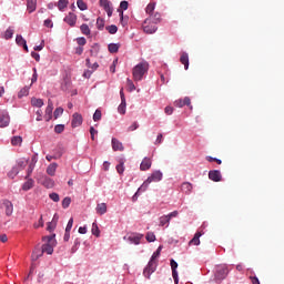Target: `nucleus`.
Wrapping results in <instances>:
<instances>
[{
	"instance_id": "56",
	"label": "nucleus",
	"mask_w": 284,
	"mask_h": 284,
	"mask_svg": "<svg viewBox=\"0 0 284 284\" xmlns=\"http://www.w3.org/2000/svg\"><path fill=\"white\" fill-rule=\"evenodd\" d=\"M77 42L80 47H84L87 44V39L84 37H80Z\"/></svg>"
},
{
	"instance_id": "11",
	"label": "nucleus",
	"mask_w": 284,
	"mask_h": 284,
	"mask_svg": "<svg viewBox=\"0 0 284 284\" xmlns=\"http://www.w3.org/2000/svg\"><path fill=\"white\" fill-rule=\"evenodd\" d=\"M82 123H83L82 115L80 113H74L73 118H72V123H71L72 128L77 129V128L81 126Z\"/></svg>"
},
{
	"instance_id": "17",
	"label": "nucleus",
	"mask_w": 284,
	"mask_h": 284,
	"mask_svg": "<svg viewBox=\"0 0 284 284\" xmlns=\"http://www.w3.org/2000/svg\"><path fill=\"white\" fill-rule=\"evenodd\" d=\"M180 63L184 64V70H189L190 60L187 52H182V55H180Z\"/></svg>"
},
{
	"instance_id": "54",
	"label": "nucleus",
	"mask_w": 284,
	"mask_h": 284,
	"mask_svg": "<svg viewBox=\"0 0 284 284\" xmlns=\"http://www.w3.org/2000/svg\"><path fill=\"white\" fill-rule=\"evenodd\" d=\"M206 161L209 162H216L219 165H221L223 162L222 160L215 159V158H211V155L206 156Z\"/></svg>"
},
{
	"instance_id": "13",
	"label": "nucleus",
	"mask_w": 284,
	"mask_h": 284,
	"mask_svg": "<svg viewBox=\"0 0 284 284\" xmlns=\"http://www.w3.org/2000/svg\"><path fill=\"white\" fill-rule=\"evenodd\" d=\"M174 105H175L176 108H184V105H187V106H190V110H192V106H191V99L187 98V97H185L184 99L176 100V101L174 102Z\"/></svg>"
},
{
	"instance_id": "30",
	"label": "nucleus",
	"mask_w": 284,
	"mask_h": 284,
	"mask_svg": "<svg viewBox=\"0 0 284 284\" xmlns=\"http://www.w3.org/2000/svg\"><path fill=\"white\" fill-rule=\"evenodd\" d=\"M105 30L108 31L109 34L114 36L118 33L119 28L115 24H111L105 27Z\"/></svg>"
},
{
	"instance_id": "18",
	"label": "nucleus",
	"mask_w": 284,
	"mask_h": 284,
	"mask_svg": "<svg viewBox=\"0 0 284 284\" xmlns=\"http://www.w3.org/2000/svg\"><path fill=\"white\" fill-rule=\"evenodd\" d=\"M108 212V205L106 203H99L98 206H95V213H98V215H104Z\"/></svg>"
},
{
	"instance_id": "45",
	"label": "nucleus",
	"mask_w": 284,
	"mask_h": 284,
	"mask_svg": "<svg viewBox=\"0 0 284 284\" xmlns=\"http://www.w3.org/2000/svg\"><path fill=\"white\" fill-rule=\"evenodd\" d=\"M126 87H128L130 92L136 90V87H134V82L130 79L126 80Z\"/></svg>"
},
{
	"instance_id": "31",
	"label": "nucleus",
	"mask_w": 284,
	"mask_h": 284,
	"mask_svg": "<svg viewBox=\"0 0 284 284\" xmlns=\"http://www.w3.org/2000/svg\"><path fill=\"white\" fill-rule=\"evenodd\" d=\"M31 105H33L34 108H43L44 101L42 99H32Z\"/></svg>"
},
{
	"instance_id": "64",
	"label": "nucleus",
	"mask_w": 284,
	"mask_h": 284,
	"mask_svg": "<svg viewBox=\"0 0 284 284\" xmlns=\"http://www.w3.org/2000/svg\"><path fill=\"white\" fill-rule=\"evenodd\" d=\"M178 266H179V264L174 260H172L171 261L172 271H175L178 268Z\"/></svg>"
},
{
	"instance_id": "19",
	"label": "nucleus",
	"mask_w": 284,
	"mask_h": 284,
	"mask_svg": "<svg viewBox=\"0 0 284 284\" xmlns=\"http://www.w3.org/2000/svg\"><path fill=\"white\" fill-rule=\"evenodd\" d=\"M129 9V2L128 1H122L120 2V9H118V12L120 14L121 20L124 19V11Z\"/></svg>"
},
{
	"instance_id": "58",
	"label": "nucleus",
	"mask_w": 284,
	"mask_h": 284,
	"mask_svg": "<svg viewBox=\"0 0 284 284\" xmlns=\"http://www.w3.org/2000/svg\"><path fill=\"white\" fill-rule=\"evenodd\" d=\"M31 57H32L37 62H40V60H41L40 53H38V52H36V51H32V52H31Z\"/></svg>"
},
{
	"instance_id": "48",
	"label": "nucleus",
	"mask_w": 284,
	"mask_h": 284,
	"mask_svg": "<svg viewBox=\"0 0 284 284\" xmlns=\"http://www.w3.org/2000/svg\"><path fill=\"white\" fill-rule=\"evenodd\" d=\"M34 168H36V165H34L33 163H30V164H29L26 179H28V178L31 176V174H32L33 171H34Z\"/></svg>"
},
{
	"instance_id": "49",
	"label": "nucleus",
	"mask_w": 284,
	"mask_h": 284,
	"mask_svg": "<svg viewBox=\"0 0 284 284\" xmlns=\"http://www.w3.org/2000/svg\"><path fill=\"white\" fill-rule=\"evenodd\" d=\"M63 131H64V125H63V124H57V125L54 126V132H55L57 134H61Z\"/></svg>"
},
{
	"instance_id": "2",
	"label": "nucleus",
	"mask_w": 284,
	"mask_h": 284,
	"mask_svg": "<svg viewBox=\"0 0 284 284\" xmlns=\"http://www.w3.org/2000/svg\"><path fill=\"white\" fill-rule=\"evenodd\" d=\"M161 251H162V246H160L158 248V251L153 253V255H152L148 266L144 268L143 275L146 278H150L151 274L155 272V270H156V262H155V260L160 256Z\"/></svg>"
},
{
	"instance_id": "20",
	"label": "nucleus",
	"mask_w": 284,
	"mask_h": 284,
	"mask_svg": "<svg viewBox=\"0 0 284 284\" xmlns=\"http://www.w3.org/2000/svg\"><path fill=\"white\" fill-rule=\"evenodd\" d=\"M38 0H27V9L30 13L37 10Z\"/></svg>"
},
{
	"instance_id": "32",
	"label": "nucleus",
	"mask_w": 284,
	"mask_h": 284,
	"mask_svg": "<svg viewBox=\"0 0 284 284\" xmlns=\"http://www.w3.org/2000/svg\"><path fill=\"white\" fill-rule=\"evenodd\" d=\"M95 27H98L99 31H103L105 27V20L103 18H98V21L95 22Z\"/></svg>"
},
{
	"instance_id": "47",
	"label": "nucleus",
	"mask_w": 284,
	"mask_h": 284,
	"mask_svg": "<svg viewBox=\"0 0 284 284\" xmlns=\"http://www.w3.org/2000/svg\"><path fill=\"white\" fill-rule=\"evenodd\" d=\"M77 4H78L79 9L82 10V11L88 9V6L83 0H78Z\"/></svg>"
},
{
	"instance_id": "21",
	"label": "nucleus",
	"mask_w": 284,
	"mask_h": 284,
	"mask_svg": "<svg viewBox=\"0 0 284 284\" xmlns=\"http://www.w3.org/2000/svg\"><path fill=\"white\" fill-rule=\"evenodd\" d=\"M151 165H152V161L149 158H145L140 165V170L148 171L151 168Z\"/></svg>"
},
{
	"instance_id": "3",
	"label": "nucleus",
	"mask_w": 284,
	"mask_h": 284,
	"mask_svg": "<svg viewBox=\"0 0 284 284\" xmlns=\"http://www.w3.org/2000/svg\"><path fill=\"white\" fill-rule=\"evenodd\" d=\"M149 70V64L148 62H140L135 67H133V80L135 82L143 80V75L148 72Z\"/></svg>"
},
{
	"instance_id": "12",
	"label": "nucleus",
	"mask_w": 284,
	"mask_h": 284,
	"mask_svg": "<svg viewBox=\"0 0 284 284\" xmlns=\"http://www.w3.org/2000/svg\"><path fill=\"white\" fill-rule=\"evenodd\" d=\"M77 14H74L73 12H69V14L63 19V21L70 26L71 28H73L77 23Z\"/></svg>"
},
{
	"instance_id": "26",
	"label": "nucleus",
	"mask_w": 284,
	"mask_h": 284,
	"mask_svg": "<svg viewBox=\"0 0 284 284\" xmlns=\"http://www.w3.org/2000/svg\"><path fill=\"white\" fill-rule=\"evenodd\" d=\"M22 136L20 135H14L11 138V145L13 146H20L22 144Z\"/></svg>"
},
{
	"instance_id": "22",
	"label": "nucleus",
	"mask_w": 284,
	"mask_h": 284,
	"mask_svg": "<svg viewBox=\"0 0 284 284\" xmlns=\"http://www.w3.org/2000/svg\"><path fill=\"white\" fill-rule=\"evenodd\" d=\"M120 48H121V44H120V43H109V44H108V51H109L110 53H118L119 50H120Z\"/></svg>"
},
{
	"instance_id": "10",
	"label": "nucleus",
	"mask_w": 284,
	"mask_h": 284,
	"mask_svg": "<svg viewBox=\"0 0 284 284\" xmlns=\"http://www.w3.org/2000/svg\"><path fill=\"white\" fill-rule=\"evenodd\" d=\"M111 144H112V150L114 152H118V151L123 152L124 151L123 143L120 140H118L116 138H112Z\"/></svg>"
},
{
	"instance_id": "60",
	"label": "nucleus",
	"mask_w": 284,
	"mask_h": 284,
	"mask_svg": "<svg viewBox=\"0 0 284 284\" xmlns=\"http://www.w3.org/2000/svg\"><path fill=\"white\" fill-rule=\"evenodd\" d=\"M172 275H173L174 282L178 284L179 283V273H178V271L172 270Z\"/></svg>"
},
{
	"instance_id": "41",
	"label": "nucleus",
	"mask_w": 284,
	"mask_h": 284,
	"mask_svg": "<svg viewBox=\"0 0 284 284\" xmlns=\"http://www.w3.org/2000/svg\"><path fill=\"white\" fill-rule=\"evenodd\" d=\"M102 119V112L101 110H95V113H93V122H99Z\"/></svg>"
},
{
	"instance_id": "24",
	"label": "nucleus",
	"mask_w": 284,
	"mask_h": 284,
	"mask_svg": "<svg viewBox=\"0 0 284 284\" xmlns=\"http://www.w3.org/2000/svg\"><path fill=\"white\" fill-rule=\"evenodd\" d=\"M33 186H34V180L29 179V180H27V181L23 183L22 190H23V191H29V190H31Z\"/></svg>"
},
{
	"instance_id": "8",
	"label": "nucleus",
	"mask_w": 284,
	"mask_h": 284,
	"mask_svg": "<svg viewBox=\"0 0 284 284\" xmlns=\"http://www.w3.org/2000/svg\"><path fill=\"white\" fill-rule=\"evenodd\" d=\"M143 239V234L141 233H132L124 240L129 241L131 244L139 245L141 244V240Z\"/></svg>"
},
{
	"instance_id": "51",
	"label": "nucleus",
	"mask_w": 284,
	"mask_h": 284,
	"mask_svg": "<svg viewBox=\"0 0 284 284\" xmlns=\"http://www.w3.org/2000/svg\"><path fill=\"white\" fill-rule=\"evenodd\" d=\"M43 26L48 29L54 28V23L50 19L44 20Z\"/></svg>"
},
{
	"instance_id": "34",
	"label": "nucleus",
	"mask_w": 284,
	"mask_h": 284,
	"mask_svg": "<svg viewBox=\"0 0 284 284\" xmlns=\"http://www.w3.org/2000/svg\"><path fill=\"white\" fill-rule=\"evenodd\" d=\"M42 184L45 186V187H49V189H52L54 186V182L52 179L50 178H44Z\"/></svg>"
},
{
	"instance_id": "28",
	"label": "nucleus",
	"mask_w": 284,
	"mask_h": 284,
	"mask_svg": "<svg viewBox=\"0 0 284 284\" xmlns=\"http://www.w3.org/2000/svg\"><path fill=\"white\" fill-rule=\"evenodd\" d=\"M118 112L121 115L126 114V101H121L120 105L118 106Z\"/></svg>"
},
{
	"instance_id": "53",
	"label": "nucleus",
	"mask_w": 284,
	"mask_h": 284,
	"mask_svg": "<svg viewBox=\"0 0 284 284\" xmlns=\"http://www.w3.org/2000/svg\"><path fill=\"white\" fill-rule=\"evenodd\" d=\"M49 199H51V201H54V203H58L60 201L58 193H51L49 195Z\"/></svg>"
},
{
	"instance_id": "39",
	"label": "nucleus",
	"mask_w": 284,
	"mask_h": 284,
	"mask_svg": "<svg viewBox=\"0 0 284 284\" xmlns=\"http://www.w3.org/2000/svg\"><path fill=\"white\" fill-rule=\"evenodd\" d=\"M14 34V30L9 28L7 29V31H4V40H10L13 38Z\"/></svg>"
},
{
	"instance_id": "63",
	"label": "nucleus",
	"mask_w": 284,
	"mask_h": 284,
	"mask_svg": "<svg viewBox=\"0 0 284 284\" xmlns=\"http://www.w3.org/2000/svg\"><path fill=\"white\" fill-rule=\"evenodd\" d=\"M250 280L252 284H261L260 280L256 276H251Z\"/></svg>"
},
{
	"instance_id": "27",
	"label": "nucleus",
	"mask_w": 284,
	"mask_h": 284,
	"mask_svg": "<svg viewBox=\"0 0 284 284\" xmlns=\"http://www.w3.org/2000/svg\"><path fill=\"white\" fill-rule=\"evenodd\" d=\"M154 9H155V3L151 2L146 6L145 12L149 14V17H154Z\"/></svg>"
},
{
	"instance_id": "15",
	"label": "nucleus",
	"mask_w": 284,
	"mask_h": 284,
	"mask_svg": "<svg viewBox=\"0 0 284 284\" xmlns=\"http://www.w3.org/2000/svg\"><path fill=\"white\" fill-rule=\"evenodd\" d=\"M209 179L213 182H221L222 181V173L221 171L214 170L209 172Z\"/></svg>"
},
{
	"instance_id": "43",
	"label": "nucleus",
	"mask_w": 284,
	"mask_h": 284,
	"mask_svg": "<svg viewBox=\"0 0 284 284\" xmlns=\"http://www.w3.org/2000/svg\"><path fill=\"white\" fill-rule=\"evenodd\" d=\"M63 114V109L61 106L57 108L53 112L54 120Z\"/></svg>"
},
{
	"instance_id": "16",
	"label": "nucleus",
	"mask_w": 284,
	"mask_h": 284,
	"mask_svg": "<svg viewBox=\"0 0 284 284\" xmlns=\"http://www.w3.org/2000/svg\"><path fill=\"white\" fill-rule=\"evenodd\" d=\"M203 235V233L201 231L195 232L194 236L192 237V240H190L189 245H200L201 244V236Z\"/></svg>"
},
{
	"instance_id": "55",
	"label": "nucleus",
	"mask_w": 284,
	"mask_h": 284,
	"mask_svg": "<svg viewBox=\"0 0 284 284\" xmlns=\"http://www.w3.org/2000/svg\"><path fill=\"white\" fill-rule=\"evenodd\" d=\"M125 169H124V163L121 162L119 165H116V172L122 174L124 173Z\"/></svg>"
},
{
	"instance_id": "1",
	"label": "nucleus",
	"mask_w": 284,
	"mask_h": 284,
	"mask_svg": "<svg viewBox=\"0 0 284 284\" xmlns=\"http://www.w3.org/2000/svg\"><path fill=\"white\" fill-rule=\"evenodd\" d=\"M158 23H161V13L155 12L154 16L146 18L142 24V29L146 34H153L158 31Z\"/></svg>"
},
{
	"instance_id": "46",
	"label": "nucleus",
	"mask_w": 284,
	"mask_h": 284,
	"mask_svg": "<svg viewBox=\"0 0 284 284\" xmlns=\"http://www.w3.org/2000/svg\"><path fill=\"white\" fill-rule=\"evenodd\" d=\"M68 3H69L68 0H60L58 2L59 10L62 11L64 8H67Z\"/></svg>"
},
{
	"instance_id": "23",
	"label": "nucleus",
	"mask_w": 284,
	"mask_h": 284,
	"mask_svg": "<svg viewBox=\"0 0 284 284\" xmlns=\"http://www.w3.org/2000/svg\"><path fill=\"white\" fill-rule=\"evenodd\" d=\"M192 190L193 185L190 182L182 183V192H184V194H191Z\"/></svg>"
},
{
	"instance_id": "5",
	"label": "nucleus",
	"mask_w": 284,
	"mask_h": 284,
	"mask_svg": "<svg viewBox=\"0 0 284 284\" xmlns=\"http://www.w3.org/2000/svg\"><path fill=\"white\" fill-rule=\"evenodd\" d=\"M163 178V174L160 171H155L148 178L146 181L139 187V191H145L149 187V184L152 182H160Z\"/></svg>"
},
{
	"instance_id": "9",
	"label": "nucleus",
	"mask_w": 284,
	"mask_h": 284,
	"mask_svg": "<svg viewBox=\"0 0 284 284\" xmlns=\"http://www.w3.org/2000/svg\"><path fill=\"white\" fill-rule=\"evenodd\" d=\"M54 110V104L51 100L48 101V105L45 108V114L44 119L47 122H50L52 120V111Z\"/></svg>"
},
{
	"instance_id": "37",
	"label": "nucleus",
	"mask_w": 284,
	"mask_h": 284,
	"mask_svg": "<svg viewBox=\"0 0 284 284\" xmlns=\"http://www.w3.org/2000/svg\"><path fill=\"white\" fill-rule=\"evenodd\" d=\"M80 30L82 32V34L84 36H90L91 34V29L89 28L88 24L83 23L81 27H80Z\"/></svg>"
},
{
	"instance_id": "57",
	"label": "nucleus",
	"mask_w": 284,
	"mask_h": 284,
	"mask_svg": "<svg viewBox=\"0 0 284 284\" xmlns=\"http://www.w3.org/2000/svg\"><path fill=\"white\" fill-rule=\"evenodd\" d=\"M139 129V123L138 122H133L130 126H129V131L130 132H134Z\"/></svg>"
},
{
	"instance_id": "4",
	"label": "nucleus",
	"mask_w": 284,
	"mask_h": 284,
	"mask_svg": "<svg viewBox=\"0 0 284 284\" xmlns=\"http://www.w3.org/2000/svg\"><path fill=\"white\" fill-rule=\"evenodd\" d=\"M55 234L48 235L47 237H43L44 241H47V244L42 245L41 254L47 253L48 255H52L54 253V246H55Z\"/></svg>"
},
{
	"instance_id": "61",
	"label": "nucleus",
	"mask_w": 284,
	"mask_h": 284,
	"mask_svg": "<svg viewBox=\"0 0 284 284\" xmlns=\"http://www.w3.org/2000/svg\"><path fill=\"white\" fill-rule=\"evenodd\" d=\"M42 255H43L42 253L38 254L37 252H33L31 255V258L32 261H38Z\"/></svg>"
},
{
	"instance_id": "6",
	"label": "nucleus",
	"mask_w": 284,
	"mask_h": 284,
	"mask_svg": "<svg viewBox=\"0 0 284 284\" xmlns=\"http://www.w3.org/2000/svg\"><path fill=\"white\" fill-rule=\"evenodd\" d=\"M230 270L225 265H220L215 270V280L222 282L224 278L227 277Z\"/></svg>"
},
{
	"instance_id": "33",
	"label": "nucleus",
	"mask_w": 284,
	"mask_h": 284,
	"mask_svg": "<svg viewBox=\"0 0 284 284\" xmlns=\"http://www.w3.org/2000/svg\"><path fill=\"white\" fill-rule=\"evenodd\" d=\"M91 234L95 235V237L100 236V229L95 222H93V224L91 226Z\"/></svg>"
},
{
	"instance_id": "50",
	"label": "nucleus",
	"mask_w": 284,
	"mask_h": 284,
	"mask_svg": "<svg viewBox=\"0 0 284 284\" xmlns=\"http://www.w3.org/2000/svg\"><path fill=\"white\" fill-rule=\"evenodd\" d=\"M90 52H91V55H92V57H93V55H97V54L99 53V44H93V45L91 47Z\"/></svg>"
},
{
	"instance_id": "62",
	"label": "nucleus",
	"mask_w": 284,
	"mask_h": 284,
	"mask_svg": "<svg viewBox=\"0 0 284 284\" xmlns=\"http://www.w3.org/2000/svg\"><path fill=\"white\" fill-rule=\"evenodd\" d=\"M173 112H174V109H173L172 106H166V108H165V114H166V115H172Z\"/></svg>"
},
{
	"instance_id": "42",
	"label": "nucleus",
	"mask_w": 284,
	"mask_h": 284,
	"mask_svg": "<svg viewBox=\"0 0 284 284\" xmlns=\"http://www.w3.org/2000/svg\"><path fill=\"white\" fill-rule=\"evenodd\" d=\"M145 239L149 243H153L155 241V234L153 232H148Z\"/></svg>"
},
{
	"instance_id": "25",
	"label": "nucleus",
	"mask_w": 284,
	"mask_h": 284,
	"mask_svg": "<svg viewBox=\"0 0 284 284\" xmlns=\"http://www.w3.org/2000/svg\"><path fill=\"white\" fill-rule=\"evenodd\" d=\"M28 165V161L26 159H20L17 161V164L14 165L20 171L24 170Z\"/></svg>"
},
{
	"instance_id": "36",
	"label": "nucleus",
	"mask_w": 284,
	"mask_h": 284,
	"mask_svg": "<svg viewBox=\"0 0 284 284\" xmlns=\"http://www.w3.org/2000/svg\"><path fill=\"white\" fill-rule=\"evenodd\" d=\"M16 43L19 47H22L23 44L27 43V40L21 34H17L16 36Z\"/></svg>"
},
{
	"instance_id": "44",
	"label": "nucleus",
	"mask_w": 284,
	"mask_h": 284,
	"mask_svg": "<svg viewBox=\"0 0 284 284\" xmlns=\"http://www.w3.org/2000/svg\"><path fill=\"white\" fill-rule=\"evenodd\" d=\"M70 204H71V197L69 196L64 197L62 201V207L65 210L70 206Z\"/></svg>"
},
{
	"instance_id": "7",
	"label": "nucleus",
	"mask_w": 284,
	"mask_h": 284,
	"mask_svg": "<svg viewBox=\"0 0 284 284\" xmlns=\"http://www.w3.org/2000/svg\"><path fill=\"white\" fill-rule=\"evenodd\" d=\"M10 125V115L7 111H0V128L4 129Z\"/></svg>"
},
{
	"instance_id": "35",
	"label": "nucleus",
	"mask_w": 284,
	"mask_h": 284,
	"mask_svg": "<svg viewBox=\"0 0 284 284\" xmlns=\"http://www.w3.org/2000/svg\"><path fill=\"white\" fill-rule=\"evenodd\" d=\"M171 222L170 217L168 215H163L160 217V226H169V223Z\"/></svg>"
},
{
	"instance_id": "29",
	"label": "nucleus",
	"mask_w": 284,
	"mask_h": 284,
	"mask_svg": "<svg viewBox=\"0 0 284 284\" xmlns=\"http://www.w3.org/2000/svg\"><path fill=\"white\" fill-rule=\"evenodd\" d=\"M57 168H58V164H57V163L50 164V165L47 168V173H48L50 176H54Z\"/></svg>"
},
{
	"instance_id": "59",
	"label": "nucleus",
	"mask_w": 284,
	"mask_h": 284,
	"mask_svg": "<svg viewBox=\"0 0 284 284\" xmlns=\"http://www.w3.org/2000/svg\"><path fill=\"white\" fill-rule=\"evenodd\" d=\"M72 226H73V217H71L67 224V229L65 231L67 232H70L72 230Z\"/></svg>"
},
{
	"instance_id": "38",
	"label": "nucleus",
	"mask_w": 284,
	"mask_h": 284,
	"mask_svg": "<svg viewBox=\"0 0 284 284\" xmlns=\"http://www.w3.org/2000/svg\"><path fill=\"white\" fill-rule=\"evenodd\" d=\"M19 172L20 170L18 169V166L14 165L9 172V178L14 179L19 174Z\"/></svg>"
},
{
	"instance_id": "14",
	"label": "nucleus",
	"mask_w": 284,
	"mask_h": 284,
	"mask_svg": "<svg viewBox=\"0 0 284 284\" xmlns=\"http://www.w3.org/2000/svg\"><path fill=\"white\" fill-rule=\"evenodd\" d=\"M2 206H4V214H7V216H11L13 214V204H12V202H10L9 200H4L2 202Z\"/></svg>"
},
{
	"instance_id": "52",
	"label": "nucleus",
	"mask_w": 284,
	"mask_h": 284,
	"mask_svg": "<svg viewBox=\"0 0 284 284\" xmlns=\"http://www.w3.org/2000/svg\"><path fill=\"white\" fill-rule=\"evenodd\" d=\"M99 131L94 129V126L90 128V134H91V140H95V135H98Z\"/></svg>"
},
{
	"instance_id": "40",
	"label": "nucleus",
	"mask_w": 284,
	"mask_h": 284,
	"mask_svg": "<svg viewBox=\"0 0 284 284\" xmlns=\"http://www.w3.org/2000/svg\"><path fill=\"white\" fill-rule=\"evenodd\" d=\"M30 88L29 87H24L23 89H21L18 93V98H22V97H27L29 94Z\"/></svg>"
}]
</instances>
